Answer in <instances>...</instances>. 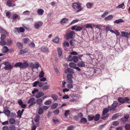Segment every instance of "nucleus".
<instances>
[{
	"label": "nucleus",
	"mask_w": 130,
	"mask_h": 130,
	"mask_svg": "<svg viewBox=\"0 0 130 130\" xmlns=\"http://www.w3.org/2000/svg\"><path fill=\"white\" fill-rule=\"evenodd\" d=\"M50 86L48 85L44 86L42 88V89L43 90H45L48 89H49Z\"/></svg>",
	"instance_id": "45"
},
{
	"label": "nucleus",
	"mask_w": 130,
	"mask_h": 130,
	"mask_svg": "<svg viewBox=\"0 0 130 130\" xmlns=\"http://www.w3.org/2000/svg\"><path fill=\"white\" fill-rule=\"evenodd\" d=\"M9 130H16L15 127L13 125H11L9 127Z\"/></svg>",
	"instance_id": "34"
},
{
	"label": "nucleus",
	"mask_w": 130,
	"mask_h": 130,
	"mask_svg": "<svg viewBox=\"0 0 130 130\" xmlns=\"http://www.w3.org/2000/svg\"><path fill=\"white\" fill-rule=\"evenodd\" d=\"M109 108H105L103 109V113L102 114V116L105 115L109 111Z\"/></svg>",
	"instance_id": "21"
},
{
	"label": "nucleus",
	"mask_w": 130,
	"mask_h": 130,
	"mask_svg": "<svg viewBox=\"0 0 130 130\" xmlns=\"http://www.w3.org/2000/svg\"><path fill=\"white\" fill-rule=\"evenodd\" d=\"M52 98L54 100H56L58 98V96L55 94H54L52 96Z\"/></svg>",
	"instance_id": "56"
},
{
	"label": "nucleus",
	"mask_w": 130,
	"mask_h": 130,
	"mask_svg": "<svg viewBox=\"0 0 130 130\" xmlns=\"http://www.w3.org/2000/svg\"><path fill=\"white\" fill-rule=\"evenodd\" d=\"M118 102L115 101L111 105L110 107H108V108H110V110L111 111H114L116 110V107L118 105Z\"/></svg>",
	"instance_id": "4"
},
{
	"label": "nucleus",
	"mask_w": 130,
	"mask_h": 130,
	"mask_svg": "<svg viewBox=\"0 0 130 130\" xmlns=\"http://www.w3.org/2000/svg\"><path fill=\"white\" fill-rule=\"evenodd\" d=\"M38 92V90L37 89L34 88L32 92V93L33 94H35L37 92Z\"/></svg>",
	"instance_id": "57"
},
{
	"label": "nucleus",
	"mask_w": 130,
	"mask_h": 130,
	"mask_svg": "<svg viewBox=\"0 0 130 130\" xmlns=\"http://www.w3.org/2000/svg\"><path fill=\"white\" fill-rule=\"evenodd\" d=\"M37 12L39 15H41L43 13L44 11L41 9H40L38 10Z\"/></svg>",
	"instance_id": "30"
},
{
	"label": "nucleus",
	"mask_w": 130,
	"mask_h": 130,
	"mask_svg": "<svg viewBox=\"0 0 130 130\" xmlns=\"http://www.w3.org/2000/svg\"><path fill=\"white\" fill-rule=\"evenodd\" d=\"M112 124L115 126H118L119 124V122L117 121H114L112 123Z\"/></svg>",
	"instance_id": "63"
},
{
	"label": "nucleus",
	"mask_w": 130,
	"mask_h": 130,
	"mask_svg": "<svg viewBox=\"0 0 130 130\" xmlns=\"http://www.w3.org/2000/svg\"><path fill=\"white\" fill-rule=\"evenodd\" d=\"M73 77V75L71 73H68L67 75V81L69 83H72L73 81L72 79Z\"/></svg>",
	"instance_id": "5"
},
{
	"label": "nucleus",
	"mask_w": 130,
	"mask_h": 130,
	"mask_svg": "<svg viewBox=\"0 0 130 130\" xmlns=\"http://www.w3.org/2000/svg\"><path fill=\"white\" fill-rule=\"evenodd\" d=\"M35 99L34 98H32L28 100V104L31 103L33 104H35L36 103L35 102Z\"/></svg>",
	"instance_id": "11"
},
{
	"label": "nucleus",
	"mask_w": 130,
	"mask_h": 130,
	"mask_svg": "<svg viewBox=\"0 0 130 130\" xmlns=\"http://www.w3.org/2000/svg\"><path fill=\"white\" fill-rule=\"evenodd\" d=\"M6 45V41L4 40L1 39L0 41V45Z\"/></svg>",
	"instance_id": "25"
},
{
	"label": "nucleus",
	"mask_w": 130,
	"mask_h": 130,
	"mask_svg": "<svg viewBox=\"0 0 130 130\" xmlns=\"http://www.w3.org/2000/svg\"><path fill=\"white\" fill-rule=\"evenodd\" d=\"M100 115L99 114H96L95 116L94 117V121H96L100 119Z\"/></svg>",
	"instance_id": "29"
},
{
	"label": "nucleus",
	"mask_w": 130,
	"mask_h": 130,
	"mask_svg": "<svg viewBox=\"0 0 130 130\" xmlns=\"http://www.w3.org/2000/svg\"><path fill=\"white\" fill-rule=\"evenodd\" d=\"M59 39L58 38L56 37L53 40V41L55 43H57L59 41Z\"/></svg>",
	"instance_id": "49"
},
{
	"label": "nucleus",
	"mask_w": 130,
	"mask_h": 130,
	"mask_svg": "<svg viewBox=\"0 0 130 130\" xmlns=\"http://www.w3.org/2000/svg\"><path fill=\"white\" fill-rule=\"evenodd\" d=\"M53 120L54 122L55 123H57L59 122V120L56 118L55 117L53 119Z\"/></svg>",
	"instance_id": "61"
},
{
	"label": "nucleus",
	"mask_w": 130,
	"mask_h": 130,
	"mask_svg": "<svg viewBox=\"0 0 130 130\" xmlns=\"http://www.w3.org/2000/svg\"><path fill=\"white\" fill-rule=\"evenodd\" d=\"M28 63L27 62H25L23 64L22 63L21 68H26V67H28Z\"/></svg>",
	"instance_id": "13"
},
{
	"label": "nucleus",
	"mask_w": 130,
	"mask_h": 130,
	"mask_svg": "<svg viewBox=\"0 0 130 130\" xmlns=\"http://www.w3.org/2000/svg\"><path fill=\"white\" fill-rule=\"evenodd\" d=\"M119 115L118 113H116L114 114L112 117V119L113 120H115L119 116Z\"/></svg>",
	"instance_id": "44"
},
{
	"label": "nucleus",
	"mask_w": 130,
	"mask_h": 130,
	"mask_svg": "<svg viewBox=\"0 0 130 130\" xmlns=\"http://www.w3.org/2000/svg\"><path fill=\"white\" fill-rule=\"evenodd\" d=\"M6 38V36L4 34H1V36L0 38L1 39L5 40Z\"/></svg>",
	"instance_id": "60"
},
{
	"label": "nucleus",
	"mask_w": 130,
	"mask_h": 130,
	"mask_svg": "<svg viewBox=\"0 0 130 130\" xmlns=\"http://www.w3.org/2000/svg\"><path fill=\"white\" fill-rule=\"evenodd\" d=\"M69 66L70 67L74 69L75 67L76 66V64L75 63H74L71 62L69 63Z\"/></svg>",
	"instance_id": "23"
},
{
	"label": "nucleus",
	"mask_w": 130,
	"mask_h": 130,
	"mask_svg": "<svg viewBox=\"0 0 130 130\" xmlns=\"http://www.w3.org/2000/svg\"><path fill=\"white\" fill-rule=\"evenodd\" d=\"M93 4L90 2L86 4L87 7L88 9H90L93 6Z\"/></svg>",
	"instance_id": "18"
},
{
	"label": "nucleus",
	"mask_w": 130,
	"mask_h": 130,
	"mask_svg": "<svg viewBox=\"0 0 130 130\" xmlns=\"http://www.w3.org/2000/svg\"><path fill=\"white\" fill-rule=\"evenodd\" d=\"M12 4V3L10 0H8L7 2L6 5L9 7L11 6Z\"/></svg>",
	"instance_id": "41"
},
{
	"label": "nucleus",
	"mask_w": 130,
	"mask_h": 130,
	"mask_svg": "<svg viewBox=\"0 0 130 130\" xmlns=\"http://www.w3.org/2000/svg\"><path fill=\"white\" fill-rule=\"evenodd\" d=\"M77 65L79 67H83L85 66V62L83 61H81L78 62Z\"/></svg>",
	"instance_id": "10"
},
{
	"label": "nucleus",
	"mask_w": 130,
	"mask_h": 130,
	"mask_svg": "<svg viewBox=\"0 0 130 130\" xmlns=\"http://www.w3.org/2000/svg\"><path fill=\"white\" fill-rule=\"evenodd\" d=\"M42 101L43 100L42 99L39 98L37 100V103L38 105H40L42 103Z\"/></svg>",
	"instance_id": "31"
},
{
	"label": "nucleus",
	"mask_w": 130,
	"mask_h": 130,
	"mask_svg": "<svg viewBox=\"0 0 130 130\" xmlns=\"http://www.w3.org/2000/svg\"><path fill=\"white\" fill-rule=\"evenodd\" d=\"M4 113H5L7 116H9L10 115V111L8 109L5 110L4 111Z\"/></svg>",
	"instance_id": "24"
},
{
	"label": "nucleus",
	"mask_w": 130,
	"mask_h": 130,
	"mask_svg": "<svg viewBox=\"0 0 130 130\" xmlns=\"http://www.w3.org/2000/svg\"><path fill=\"white\" fill-rule=\"evenodd\" d=\"M93 26L95 28L100 29L101 28V26L99 24L93 25Z\"/></svg>",
	"instance_id": "50"
},
{
	"label": "nucleus",
	"mask_w": 130,
	"mask_h": 130,
	"mask_svg": "<svg viewBox=\"0 0 130 130\" xmlns=\"http://www.w3.org/2000/svg\"><path fill=\"white\" fill-rule=\"evenodd\" d=\"M18 115L17 116V117H19L20 118L21 117V115L22 113L21 112V110H19L17 112Z\"/></svg>",
	"instance_id": "43"
},
{
	"label": "nucleus",
	"mask_w": 130,
	"mask_h": 130,
	"mask_svg": "<svg viewBox=\"0 0 130 130\" xmlns=\"http://www.w3.org/2000/svg\"><path fill=\"white\" fill-rule=\"evenodd\" d=\"M73 57L71 55H69L67 58L68 60L69 61H73Z\"/></svg>",
	"instance_id": "38"
},
{
	"label": "nucleus",
	"mask_w": 130,
	"mask_h": 130,
	"mask_svg": "<svg viewBox=\"0 0 130 130\" xmlns=\"http://www.w3.org/2000/svg\"><path fill=\"white\" fill-rule=\"evenodd\" d=\"M6 41V45L8 46L11 45L12 44V40L10 39H8Z\"/></svg>",
	"instance_id": "16"
},
{
	"label": "nucleus",
	"mask_w": 130,
	"mask_h": 130,
	"mask_svg": "<svg viewBox=\"0 0 130 130\" xmlns=\"http://www.w3.org/2000/svg\"><path fill=\"white\" fill-rule=\"evenodd\" d=\"M34 27L36 29H38L39 28L40 25L38 23H36L34 25Z\"/></svg>",
	"instance_id": "64"
},
{
	"label": "nucleus",
	"mask_w": 130,
	"mask_h": 130,
	"mask_svg": "<svg viewBox=\"0 0 130 130\" xmlns=\"http://www.w3.org/2000/svg\"><path fill=\"white\" fill-rule=\"evenodd\" d=\"M75 34V33L74 31H71L66 34V37L68 39H73L74 37Z\"/></svg>",
	"instance_id": "3"
},
{
	"label": "nucleus",
	"mask_w": 130,
	"mask_h": 130,
	"mask_svg": "<svg viewBox=\"0 0 130 130\" xmlns=\"http://www.w3.org/2000/svg\"><path fill=\"white\" fill-rule=\"evenodd\" d=\"M15 29L17 31H19L21 32H23L24 31V29L22 27H20L19 29L18 28H15Z\"/></svg>",
	"instance_id": "32"
},
{
	"label": "nucleus",
	"mask_w": 130,
	"mask_h": 130,
	"mask_svg": "<svg viewBox=\"0 0 130 130\" xmlns=\"http://www.w3.org/2000/svg\"><path fill=\"white\" fill-rule=\"evenodd\" d=\"M44 95V93L42 92H39L36 95V97L37 98H38Z\"/></svg>",
	"instance_id": "14"
},
{
	"label": "nucleus",
	"mask_w": 130,
	"mask_h": 130,
	"mask_svg": "<svg viewBox=\"0 0 130 130\" xmlns=\"http://www.w3.org/2000/svg\"><path fill=\"white\" fill-rule=\"evenodd\" d=\"M40 118V116L38 115H36L34 119L35 121L36 122H37L39 121V120Z\"/></svg>",
	"instance_id": "27"
},
{
	"label": "nucleus",
	"mask_w": 130,
	"mask_h": 130,
	"mask_svg": "<svg viewBox=\"0 0 130 130\" xmlns=\"http://www.w3.org/2000/svg\"><path fill=\"white\" fill-rule=\"evenodd\" d=\"M52 103V101L50 100H48L44 103V104L46 105H49Z\"/></svg>",
	"instance_id": "37"
},
{
	"label": "nucleus",
	"mask_w": 130,
	"mask_h": 130,
	"mask_svg": "<svg viewBox=\"0 0 130 130\" xmlns=\"http://www.w3.org/2000/svg\"><path fill=\"white\" fill-rule=\"evenodd\" d=\"M22 40L24 41V42L25 44L27 43L28 41H30L29 39L28 38H23Z\"/></svg>",
	"instance_id": "33"
},
{
	"label": "nucleus",
	"mask_w": 130,
	"mask_h": 130,
	"mask_svg": "<svg viewBox=\"0 0 130 130\" xmlns=\"http://www.w3.org/2000/svg\"><path fill=\"white\" fill-rule=\"evenodd\" d=\"M74 72L75 70L74 69L70 68H68L64 71L65 73H74Z\"/></svg>",
	"instance_id": "7"
},
{
	"label": "nucleus",
	"mask_w": 130,
	"mask_h": 130,
	"mask_svg": "<svg viewBox=\"0 0 130 130\" xmlns=\"http://www.w3.org/2000/svg\"><path fill=\"white\" fill-rule=\"evenodd\" d=\"M22 63L20 62H18L16 63L15 65V66L16 67H19L21 68Z\"/></svg>",
	"instance_id": "40"
},
{
	"label": "nucleus",
	"mask_w": 130,
	"mask_h": 130,
	"mask_svg": "<svg viewBox=\"0 0 130 130\" xmlns=\"http://www.w3.org/2000/svg\"><path fill=\"white\" fill-rule=\"evenodd\" d=\"M15 122V120L13 118H11L9 120V122L11 124H13Z\"/></svg>",
	"instance_id": "42"
},
{
	"label": "nucleus",
	"mask_w": 130,
	"mask_h": 130,
	"mask_svg": "<svg viewBox=\"0 0 130 130\" xmlns=\"http://www.w3.org/2000/svg\"><path fill=\"white\" fill-rule=\"evenodd\" d=\"M124 22V21L122 19H119L118 20H115L114 22L115 23L117 24H119L120 23H122Z\"/></svg>",
	"instance_id": "22"
},
{
	"label": "nucleus",
	"mask_w": 130,
	"mask_h": 130,
	"mask_svg": "<svg viewBox=\"0 0 130 130\" xmlns=\"http://www.w3.org/2000/svg\"><path fill=\"white\" fill-rule=\"evenodd\" d=\"M59 112V110L58 109H57L53 111L54 114L55 115H58Z\"/></svg>",
	"instance_id": "47"
},
{
	"label": "nucleus",
	"mask_w": 130,
	"mask_h": 130,
	"mask_svg": "<svg viewBox=\"0 0 130 130\" xmlns=\"http://www.w3.org/2000/svg\"><path fill=\"white\" fill-rule=\"evenodd\" d=\"M113 17V16L111 15H110L105 18V19L106 21H109L112 19Z\"/></svg>",
	"instance_id": "20"
},
{
	"label": "nucleus",
	"mask_w": 130,
	"mask_h": 130,
	"mask_svg": "<svg viewBox=\"0 0 130 130\" xmlns=\"http://www.w3.org/2000/svg\"><path fill=\"white\" fill-rule=\"evenodd\" d=\"M73 61L75 63H77L78 61V57L76 56H73Z\"/></svg>",
	"instance_id": "28"
},
{
	"label": "nucleus",
	"mask_w": 130,
	"mask_h": 130,
	"mask_svg": "<svg viewBox=\"0 0 130 130\" xmlns=\"http://www.w3.org/2000/svg\"><path fill=\"white\" fill-rule=\"evenodd\" d=\"M0 31L1 32L3 33L6 34H8L7 32L4 30L2 28H0Z\"/></svg>",
	"instance_id": "55"
},
{
	"label": "nucleus",
	"mask_w": 130,
	"mask_h": 130,
	"mask_svg": "<svg viewBox=\"0 0 130 130\" xmlns=\"http://www.w3.org/2000/svg\"><path fill=\"white\" fill-rule=\"evenodd\" d=\"M94 118V116L93 115H89L88 116V120L91 121Z\"/></svg>",
	"instance_id": "19"
},
{
	"label": "nucleus",
	"mask_w": 130,
	"mask_h": 130,
	"mask_svg": "<svg viewBox=\"0 0 130 130\" xmlns=\"http://www.w3.org/2000/svg\"><path fill=\"white\" fill-rule=\"evenodd\" d=\"M73 85L72 84H69L67 85V87L69 89H71L73 88Z\"/></svg>",
	"instance_id": "58"
},
{
	"label": "nucleus",
	"mask_w": 130,
	"mask_h": 130,
	"mask_svg": "<svg viewBox=\"0 0 130 130\" xmlns=\"http://www.w3.org/2000/svg\"><path fill=\"white\" fill-rule=\"evenodd\" d=\"M3 64L5 65V66L4 67V69L6 70H9L12 69V66L9 64V62H6L4 63Z\"/></svg>",
	"instance_id": "6"
},
{
	"label": "nucleus",
	"mask_w": 130,
	"mask_h": 130,
	"mask_svg": "<svg viewBox=\"0 0 130 130\" xmlns=\"http://www.w3.org/2000/svg\"><path fill=\"white\" fill-rule=\"evenodd\" d=\"M80 122L81 123H85L87 122V120L85 118H83L81 119Z\"/></svg>",
	"instance_id": "35"
},
{
	"label": "nucleus",
	"mask_w": 130,
	"mask_h": 130,
	"mask_svg": "<svg viewBox=\"0 0 130 130\" xmlns=\"http://www.w3.org/2000/svg\"><path fill=\"white\" fill-rule=\"evenodd\" d=\"M122 35L123 37H125L126 38H128L129 36V34L127 32L122 31L121 32Z\"/></svg>",
	"instance_id": "12"
},
{
	"label": "nucleus",
	"mask_w": 130,
	"mask_h": 130,
	"mask_svg": "<svg viewBox=\"0 0 130 130\" xmlns=\"http://www.w3.org/2000/svg\"><path fill=\"white\" fill-rule=\"evenodd\" d=\"M58 52L59 57L60 59L62 58V55L61 50L60 48L59 47L58 48Z\"/></svg>",
	"instance_id": "9"
},
{
	"label": "nucleus",
	"mask_w": 130,
	"mask_h": 130,
	"mask_svg": "<svg viewBox=\"0 0 130 130\" xmlns=\"http://www.w3.org/2000/svg\"><path fill=\"white\" fill-rule=\"evenodd\" d=\"M86 27L87 28H90L91 29L92 28V25L90 24H87L86 25Z\"/></svg>",
	"instance_id": "53"
},
{
	"label": "nucleus",
	"mask_w": 130,
	"mask_h": 130,
	"mask_svg": "<svg viewBox=\"0 0 130 130\" xmlns=\"http://www.w3.org/2000/svg\"><path fill=\"white\" fill-rule=\"evenodd\" d=\"M68 20L66 18H63L60 21V23L62 24H63L64 23H67L68 22Z\"/></svg>",
	"instance_id": "15"
},
{
	"label": "nucleus",
	"mask_w": 130,
	"mask_h": 130,
	"mask_svg": "<svg viewBox=\"0 0 130 130\" xmlns=\"http://www.w3.org/2000/svg\"><path fill=\"white\" fill-rule=\"evenodd\" d=\"M2 53H5L8 52L9 50L8 47L6 46H4L2 49Z\"/></svg>",
	"instance_id": "8"
},
{
	"label": "nucleus",
	"mask_w": 130,
	"mask_h": 130,
	"mask_svg": "<svg viewBox=\"0 0 130 130\" xmlns=\"http://www.w3.org/2000/svg\"><path fill=\"white\" fill-rule=\"evenodd\" d=\"M17 46L20 48H21L22 47V44L20 42H18L17 43Z\"/></svg>",
	"instance_id": "51"
},
{
	"label": "nucleus",
	"mask_w": 130,
	"mask_h": 130,
	"mask_svg": "<svg viewBox=\"0 0 130 130\" xmlns=\"http://www.w3.org/2000/svg\"><path fill=\"white\" fill-rule=\"evenodd\" d=\"M58 105L57 103H54L53 105L51 106V108L52 109H54L57 107Z\"/></svg>",
	"instance_id": "36"
},
{
	"label": "nucleus",
	"mask_w": 130,
	"mask_h": 130,
	"mask_svg": "<svg viewBox=\"0 0 130 130\" xmlns=\"http://www.w3.org/2000/svg\"><path fill=\"white\" fill-rule=\"evenodd\" d=\"M72 6L73 8L77 12L81 11L83 8L82 7L81 4L79 2H74L72 3Z\"/></svg>",
	"instance_id": "1"
},
{
	"label": "nucleus",
	"mask_w": 130,
	"mask_h": 130,
	"mask_svg": "<svg viewBox=\"0 0 130 130\" xmlns=\"http://www.w3.org/2000/svg\"><path fill=\"white\" fill-rule=\"evenodd\" d=\"M41 51L43 52H47L48 50L47 47L44 46L42 47L41 48Z\"/></svg>",
	"instance_id": "17"
},
{
	"label": "nucleus",
	"mask_w": 130,
	"mask_h": 130,
	"mask_svg": "<svg viewBox=\"0 0 130 130\" xmlns=\"http://www.w3.org/2000/svg\"><path fill=\"white\" fill-rule=\"evenodd\" d=\"M32 67L34 68L38 69L39 67V64L38 62H36L35 64L32 65Z\"/></svg>",
	"instance_id": "26"
},
{
	"label": "nucleus",
	"mask_w": 130,
	"mask_h": 130,
	"mask_svg": "<svg viewBox=\"0 0 130 130\" xmlns=\"http://www.w3.org/2000/svg\"><path fill=\"white\" fill-rule=\"evenodd\" d=\"M82 29V27L80 26H78L76 27V30L77 31H80Z\"/></svg>",
	"instance_id": "62"
},
{
	"label": "nucleus",
	"mask_w": 130,
	"mask_h": 130,
	"mask_svg": "<svg viewBox=\"0 0 130 130\" xmlns=\"http://www.w3.org/2000/svg\"><path fill=\"white\" fill-rule=\"evenodd\" d=\"M75 128V127L74 125L69 126L68 127L67 130H73Z\"/></svg>",
	"instance_id": "39"
},
{
	"label": "nucleus",
	"mask_w": 130,
	"mask_h": 130,
	"mask_svg": "<svg viewBox=\"0 0 130 130\" xmlns=\"http://www.w3.org/2000/svg\"><path fill=\"white\" fill-rule=\"evenodd\" d=\"M130 99L128 97H126L124 98L119 97L118 98V102L122 103H123L125 102L129 103H130Z\"/></svg>",
	"instance_id": "2"
},
{
	"label": "nucleus",
	"mask_w": 130,
	"mask_h": 130,
	"mask_svg": "<svg viewBox=\"0 0 130 130\" xmlns=\"http://www.w3.org/2000/svg\"><path fill=\"white\" fill-rule=\"evenodd\" d=\"M105 115H104L103 116L102 115L101 117V118L103 120H105L109 116V115L108 114H107L106 116H105Z\"/></svg>",
	"instance_id": "48"
},
{
	"label": "nucleus",
	"mask_w": 130,
	"mask_h": 130,
	"mask_svg": "<svg viewBox=\"0 0 130 130\" xmlns=\"http://www.w3.org/2000/svg\"><path fill=\"white\" fill-rule=\"evenodd\" d=\"M125 127L126 129L127 130H130V125L129 124H126L125 126Z\"/></svg>",
	"instance_id": "52"
},
{
	"label": "nucleus",
	"mask_w": 130,
	"mask_h": 130,
	"mask_svg": "<svg viewBox=\"0 0 130 130\" xmlns=\"http://www.w3.org/2000/svg\"><path fill=\"white\" fill-rule=\"evenodd\" d=\"M69 43L66 41H65L63 43V45L64 46H66L68 47L69 46Z\"/></svg>",
	"instance_id": "59"
},
{
	"label": "nucleus",
	"mask_w": 130,
	"mask_h": 130,
	"mask_svg": "<svg viewBox=\"0 0 130 130\" xmlns=\"http://www.w3.org/2000/svg\"><path fill=\"white\" fill-rule=\"evenodd\" d=\"M43 110L42 109V107H41L39 108L38 110V113L39 114L41 115L42 114L43 112Z\"/></svg>",
	"instance_id": "46"
},
{
	"label": "nucleus",
	"mask_w": 130,
	"mask_h": 130,
	"mask_svg": "<svg viewBox=\"0 0 130 130\" xmlns=\"http://www.w3.org/2000/svg\"><path fill=\"white\" fill-rule=\"evenodd\" d=\"M75 42L76 41L74 40H72L70 41V45L72 46H73L75 44Z\"/></svg>",
	"instance_id": "54"
}]
</instances>
